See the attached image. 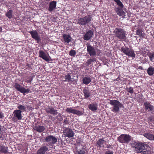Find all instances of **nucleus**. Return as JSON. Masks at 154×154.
I'll return each instance as SVG.
<instances>
[{"instance_id":"obj_1","label":"nucleus","mask_w":154,"mask_h":154,"mask_svg":"<svg viewBox=\"0 0 154 154\" xmlns=\"http://www.w3.org/2000/svg\"><path fill=\"white\" fill-rule=\"evenodd\" d=\"M115 37L120 41H125L127 39L126 31L123 28L120 27L116 28L113 32Z\"/></svg>"},{"instance_id":"obj_2","label":"nucleus","mask_w":154,"mask_h":154,"mask_svg":"<svg viewBox=\"0 0 154 154\" xmlns=\"http://www.w3.org/2000/svg\"><path fill=\"white\" fill-rule=\"evenodd\" d=\"M92 20V16L91 15L88 14L77 20V24L80 26H85L90 23Z\"/></svg>"},{"instance_id":"obj_3","label":"nucleus","mask_w":154,"mask_h":154,"mask_svg":"<svg viewBox=\"0 0 154 154\" xmlns=\"http://www.w3.org/2000/svg\"><path fill=\"white\" fill-rule=\"evenodd\" d=\"M109 103L114 106L112 111L115 113L118 112L119 111L120 108L123 107V104L116 100H111Z\"/></svg>"},{"instance_id":"obj_4","label":"nucleus","mask_w":154,"mask_h":154,"mask_svg":"<svg viewBox=\"0 0 154 154\" xmlns=\"http://www.w3.org/2000/svg\"><path fill=\"white\" fill-rule=\"evenodd\" d=\"M147 145L141 142H135L133 143L132 147L135 149V151L137 153L142 152L143 150L146 149Z\"/></svg>"},{"instance_id":"obj_5","label":"nucleus","mask_w":154,"mask_h":154,"mask_svg":"<svg viewBox=\"0 0 154 154\" xmlns=\"http://www.w3.org/2000/svg\"><path fill=\"white\" fill-rule=\"evenodd\" d=\"M131 136L127 134H122L117 138V140L121 143L128 144L131 141Z\"/></svg>"},{"instance_id":"obj_6","label":"nucleus","mask_w":154,"mask_h":154,"mask_svg":"<svg viewBox=\"0 0 154 154\" xmlns=\"http://www.w3.org/2000/svg\"><path fill=\"white\" fill-rule=\"evenodd\" d=\"M83 142H80L78 143L75 146V154H85L86 149L82 145Z\"/></svg>"},{"instance_id":"obj_7","label":"nucleus","mask_w":154,"mask_h":154,"mask_svg":"<svg viewBox=\"0 0 154 154\" xmlns=\"http://www.w3.org/2000/svg\"><path fill=\"white\" fill-rule=\"evenodd\" d=\"M121 51L129 57H135V54L134 51L125 46L121 48Z\"/></svg>"},{"instance_id":"obj_8","label":"nucleus","mask_w":154,"mask_h":154,"mask_svg":"<svg viewBox=\"0 0 154 154\" xmlns=\"http://www.w3.org/2000/svg\"><path fill=\"white\" fill-rule=\"evenodd\" d=\"M14 87L17 90L23 93L24 95H25L26 93H31V91L29 89H26L25 88L22 86H21L20 85L17 83H15V84Z\"/></svg>"},{"instance_id":"obj_9","label":"nucleus","mask_w":154,"mask_h":154,"mask_svg":"<svg viewBox=\"0 0 154 154\" xmlns=\"http://www.w3.org/2000/svg\"><path fill=\"white\" fill-rule=\"evenodd\" d=\"M87 48V51L88 54L91 57H93L96 55V49L90 44L87 43L86 44Z\"/></svg>"},{"instance_id":"obj_10","label":"nucleus","mask_w":154,"mask_h":154,"mask_svg":"<svg viewBox=\"0 0 154 154\" xmlns=\"http://www.w3.org/2000/svg\"><path fill=\"white\" fill-rule=\"evenodd\" d=\"M32 37L39 43L41 41L40 35L36 30H33L29 32Z\"/></svg>"},{"instance_id":"obj_11","label":"nucleus","mask_w":154,"mask_h":154,"mask_svg":"<svg viewBox=\"0 0 154 154\" xmlns=\"http://www.w3.org/2000/svg\"><path fill=\"white\" fill-rule=\"evenodd\" d=\"M63 133L65 136L69 138L72 137L74 135V133L72 130L67 128H64Z\"/></svg>"},{"instance_id":"obj_12","label":"nucleus","mask_w":154,"mask_h":154,"mask_svg":"<svg viewBox=\"0 0 154 154\" xmlns=\"http://www.w3.org/2000/svg\"><path fill=\"white\" fill-rule=\"evenodd\" d=\"M22 112L20 110H15L13 112L14 117L13 120L16 121L20 120L22 119Z\"/></svg>"},{"instance_id":"obj_13","label":"nucleus","mask_w":154,"mask_h":154,"mask_svg":"<svg viewBox=\"0 0 154 154\" xmlns=\"http://www.w3.org/2000/svg\"><path fill=\"white\" fill-rule=\"evenodd\" d=\"M57 140L56 137L51 135L46 137L45 139V141L49 143L51 145L55 144L57 142Z\"/></svg>"},{"instance_id":"obj_14","label":"nucleus","mask_w":154,"mask_h":154,"mask_svg":"<svg viewBox=\"0 0 154 154\" xmlns=\"http://www.w3.org/2000/svg\"><path fill=\"white\" fill-rule=\"evenodd\" d=\"M144 109L146 111L150 112L152 111L154 109V106L150 104V102L146 101L144 103Z\"/></svg>"},{"instance_id":"obj_15","label":"nucleus","mask_w":154,"mask_h":154,"mask_svg":"<svg viewBox=\"0 0 154 154\" xmlns=\"http://www.w3.org/2000/svg\"><path fill=\"white\" fill-rule=\"evenodd\" d=\"M45 111L47 113H50L53 115H56L58 113L57 110L52 106H48L46 108Z\"/></svg>"},{"instance_id":"obj_16","label":"nucleus","mask_w":154,"mask_h":154,"mask_svg":"<svg viewBox=\"0 0 154 154\" xmlns=\"http://www.w3.org/2000/svg\"><path fill=\"white\" fill-rule=\"evenodd\" d=\"M48 148L46 146H42L36 152L37 154H47Z\"/></svg>"},{"instance_id":"obj_17","label":"nucleus","mask_w":154,"mask_h":154,"mask_svg":"<svg viewBox=\"0 0 154 154\" xmlns=\"http://www.w3.org/2000/svg\"><path fill=\"white\" fill-rule=\"evenodd\" d=\"M66 111L68 112L72 113L73 114H76L78 116H81L82 114V112L80 111L73 109L68 108L66 109Z\"/></svg>"},{"instance_id":"obj_18","label":"nucleus","mask_w":154,"mask_h":154,"mask_svg":"<svg viewBox=\"0 0 154 154\" xmlns=\"http://www.w3.org/2000/svg\"><path fill=\"white\" fill-rule=\"evenodd\" d=\"M93 35V31L91 30H89L84 35L83 38L84 40L88 41L91 38Z\"/></svg>"},{"instance_id":"obj_19","label":"nucleus","mask_w":154,"mask_h":154,"mask_svg":"<svg viewBox=\"0 0 154 154\" xmlns=\"http://www.w3.org/2000/svg\"><path fill=\"white\" fill-rule=\"evenodd\" d=\"M39 57H40L45 60L46 61H49V58L46 53L43 51L40 50L38 52Z\"/></svg>"},{"instance_id":"obj_20","label":"nucleus","mask_w":154,"mask_h":154,"mask_svg":"<svg viewBox=\"0 0 154 154\" xmlns=\"http://www.w3.org/2000/svg\"><path fill=\"white\" fill-rule=\"evenodd\" d=\"M71 73H69L67 75H65V76L62 77V80L63 82H73L72 79H73L71 78V76L70 75Z\"/></svg>"},{"instance_id":"obj_21","label":"nucleus","mask_w":154,"mask_h":154,"mask_svg":"<svg viewBox=\"0 0 154 154\" xmlns=\"http://www.w3.org/2000/svg\"><path fill=\"white\" fill-rule=\"evenodd\" d=\"M57 2L56 1H52L49 3V6L48 10L50 12H52L56 8Z\"/></svg>"},{"instance_id":"obj_22","label":"nucleus","mask_w":154,"mask_h":154,"mask_svg":"<svg viewBox=\"0 0 154 154\" xmlns=\"http://www.w3.org/2000/svg\"><path fill=\"white\" fill-rule=\"evenodd\" d=\"M83 92L84 94L85 99H87L91 96V93L88 88H84L83 90Z\"/></svg>"},{"instance_id":"obj_23","label":"nucleus","mask_w":154,"mask_h":154,"mask_svg":"<svg viewBox=\"0 0 154 154\" xmlns=\"http://www.w3.org/2000/svg\"><path fill=\"white\" fill-rule=\"evenodd\" d=\"M88 108L91 111L95 112L98 109V105L96 103L90 104L88 105Z\"/></svg>"},{"instance_id":"obj_24","label":"nucleus","mask_w":154,"mask_h":154,"mask_svg":"<svg viewBox=\"0 0 154 154\" xmlns=\"http://www.w3.org/2000/svg\"><path fill=\"white\" fill-rule=\"evenodd\" d=\"M33 129L39 133H41L45 131V128L44 126L38 125L34 126L33 127Z\"/></svg>"},{"instance_id":"obj_25","label":"nucleus","mask_w":154,"mask_h":154,"mask_svg":"<svg viewBox=\"0 0 154 154\" xmlns=\"http://www.w3.org/2000/svg\"><path fill=\"white\" fill-rule=\"evenodd\" d=\"M63 38L64 42L66 43H69L70 42L72 39L70 35L67 34H64L63 35Z\"/></svg>"},{"instance_id":"obj_26","label":"nucleus","mask_w":154,"mask_h":154,"mask_svg":"<svg viewBox=\"0 0 154 154\" xmlns=\"http://www.w3.org/2000/svg\"><path fill=\"white\" fill-rule=\"evenodd\" d=\"M136 35L139 36L140 38H145V35L143 33V31L141 29H139L137 30L136 32Z\"/></svg>"},{"instance_id":"obj_27","label":"nucleus","mask_w":154,"mask_h":154,"mask_svg":"<svg viewBox=\"0 0 154 154\" xmlns=\"http://www.w3.org/2000/svg\"><path fill=\"white\" fill-rule=\"evenodd\" d=\"M123 8H121L120 7H118L116 10V12L117 14L119 16H125V13L123 10Z\"/></svg>"},{"instance_id":"obj_28","label":"nucleus","mask_w":154,"mask_h":154,"mask_svg":"<svg viewBox=\"0 0 154 154\" xmlns=\"http://www.w3.org/2000/svg\"><path fill=\"white\" fill-rule=\"evenodd\" d=\"M91 78L88 76L84 77L82 80L83 83L86 85L88 84L91 82Z\"/></svg>"},{"instance_id":"obj_29","label":"nucleus","mask_w":154,"mask_h":154,"mask_svg":"<svg viewBox=\"0 0 154 154\" xmlns=\"http://www.w3.org/2000/svg\"><path fill=\"white\" fill-rule=\"evenodd\" d=\"M147 73L150 76H152L154 73V67L152 66L149 67L147 70Z\"/></svg>"},{"instance_id":"obj_30","label":"nucleus","mask_w":154,"mask_h":154,"mask_svg":"<svg viewBox=\"0 0 154 154\" xmlns=\"http://www.w3.org/2000/svg\"><path fill=\"white\" fill-rule=\"evenodd\" d=\"M106 141L104 140L103 138L102 139H99L96 143V144L97 145V147L100 148L101 147L102 145Z\"/></svg>"},{"instance_id":"obj_31","label":"nucleus","mask_w":154,"mask_h":154,"mask_svg":"<svg viewBox=\"0 0 154 154\" xmlns=\"http://www.w3.org/2000/svg\"><path fill=\"white\" fill-rule=\"evenodd\" d=\"M96 60V59L94 57L88 59L86 63L87 66H89L90 65L92 64V63L95 62Z\"/></svg>"},{"instance_id":"obj_32","label":"nucleus","mask_w":154,"mask_h":154,"mask_svg":"<svg viewBox=\"0 0 154 154\" xmlns=\"http://www.w3.org/2000/svg\"><path fill=\"white\" fill-rule=\"evenodd\" d=\"M8 148L4 145L0 146V152L1 153H6L8 152Z\"/></svg>"},{"instance_id":"obj_33","label":"nucleus","mask_w":154,"mask_h":154,"mask_svg":"<svg viewBox=\"0 0 154 154\" xmlns=\"http://www.w3.org/2000/svg\"><path fill=\"white\" fill-rule=\"evenodd\" d=\"M13 11L10 10L8 11L5 14V16L9 19L12 18Z\"/></svg>"},{"instance_id":"obj_34","label":"nucleus","mask_w":154,"mask_h":154,"mask_svg":"<svg viewBox=\"0 0 154 154\" xmlns=\"http://www.w3.org/2000/svg\"><path fill=\"white\" fill-rule=\"evenodd\" d=\"M17 110H19L21 111V112H24L25 110V107L24 106L21 104H18L17 107Z\"/></svg>"},{"instance_id":"obj_35","label":"nucleus","mask_w":154,"mask_h":154,"mask_svg":"<svg viewBox=\"0 0 154 154\" xmlns=\"http://www.w3.org/2000/svg\"><path fill=\"white\" fill-rule=\"evenodd\" d=\"M144 136L150 140H153L154 135L149 133H146L144 135Z\"/></svg>"},{"instance_id":"obj_36","label":"nucleus","mask_w":154,"mask_h":154,"mask_svg":"<svg viewBox=\"0 0 154 154\" xmlns=\"http://www.w3.org/2000/svg\"><path fill=\"white\" fill-rule=\"evenodd\" d=\"M114 2H116L117 5L121 8H123L124 7L122 3L120 0H114Z\"/></svg>"},{"instance_id":"obj_37","label":"nucleus","mask_w":154,"mask_h":154,"mask_svg":"<svg viewBox=\"0 0 154 154\" xmlns=\"http://www.w3.org/2000/svg\"><path fill=\"white\" fill-rule=\"evenodd\" d=\"M148 56L150 60L154 61V52L152 53H150L149 54Z\"/></svg>"},{"instance_id":"obj_38","label":"nucleus","mask_w":154,"mask_h":154,"mask_svg":"<svg viewBox=\"0 0 154 154\" xmlns=\"http://www.w3.org/2000/svg\"><path fill=\"white\" fill-rule=\"evenodd\" d=\"M76 53V52L75 50H72L69 52V55L71 56H75Z\"/></svg>"},{"instance_id":"obj_39","label":"nucleus","mask_w":154,"mask_h":154,"mask_svg":"<svg viewBox=\"0 0 154 154\" xmlns=\"http://www.w3.org/2000/svg\"><path fill=\"white\" fill-rule=\"evenodd\" d=\"M126 90L127 91L131 94H133L134 93V90L133 88L130 87L129 88H127Z\"/></svg>"},{"instance_id":"obj_40","label":"nucleus","mask_w":154,"mask_h":154,"mask_svg":"<svg viewBox=\"0 0 154 154\" xmlns=\"http://www.w3.org/2000/svg\"><path fill=\"white\" fill-rule=\"evenodd\" d=\"M56 119L59 121H61L63 119L60 113H58V115L56 117Z\"/></svg>"},{"instance_id":"obj_41","label":"nucleus","mask_w":154,"mask_h":154,"mask_svg":"<svg viewBox=\"0 0 154 154\" xmlns=\"http://www.w3.org/2000/svg\"><path fill=\"white\" fill-rule=\"evenodd\" d=\"M25 68L27 69L31 70V69H32V65L29 64L28 63H26L25 66Z\"/></svg>"},{"instance_id":"obj_42","label":"nucleus","mask_w":154,"mask_h":154,"mask_svg":"<svg viewBox=\"0 0 154 154\" xmlns=\"http://www.w3.org/2000/svg\"><path fill=\"white\" fill-rule=\"evenodd\" d=\"M105 154H113V153L112 151L108 149L105 152Z\"/></svg>"},{"instance_id":"obj_43","label":"nucleus","mask_w":154,"mask_h":154,"mask_svg":"<svg viewBox=\"0 0 154 154\" xmlns=\"http://www.w3.org/2000/svg\"><path fill=\"white\" fill-rule=\"evenodd\" d=\"M4 117V114L2 112H0V119H3Z\"/></svg>"},{"instance_id":"obj_44","label":"nucleus","mask_w":154,"mask_h":154,"mask_svg":"<svg viewBox=\"0 0 154 154\" xmlns=\"http://www.w3.org/2000/svg\"><path fill=\"white\" fill-rule=\"evenodd\" d=\"M33 79V78L32 77H31L30 79L26 81V82L29 83L30 84L31 83Z\"/></svg>"},{"instance_id":"obj_45","label":"nucleus","mask_w":154,"mask_h":154,"mask_svg":"<svg viewBox=\"0 0 154 154\" xmlns=\"http://www.w3.org/2000/svg\"><path fill=\"white\" fill-rule=\"evenodd\" d=\"M63 123L65 124H67L69 123V121L67 120L66 119L64 120L63 122Z\"/></svg>"},{"instance_id":"obj_46","label":"nucleus","mask_w":154,"mask_h":154,"mask_svg":"<svg viewBox=\"0 0 154 154\" xmlns=\"http://www.w3.org/2000/svg\"><path fill=\"white\" fill-rule=\"evenodd\" d=\"M147 150H143L142 152H141V153L143 154H147Z\"/></svg>"},{"instance_id":"obj_47","label":"nucleus","mask_w":154,"mask_h":154,"mask_svg":"<svg viewBox=\"0 0 154 154\" xmlns=\"http://www.w3.org/2000/svg\"><path fill=\"white\" fill-rule=\"evenodd\" d=\"M56 119H55L54 117H53L52 116L51 117V120H55Z\"/></svg>"},{"instance_id":"obj_48","label":"nucleus","mask_w":154,"mask_h":154,"mask_svg":"<svg viewBox=\"0 0 154 154\" xmlns=\"http://www.w3.org/2000/svg\"><path fill=\"white\" fill-rule=\"evenodd\" d=\"M139 69H141V70L143 69V67L142 66H139Z\"/></svg>"},{"instance_id":"obj_49","label":"nucleus","mask_w":154,"mask_h":154,"mask_svg":"<svg viewBox=\"0 0 154 154\" xmlns=\"http://www.w3.org/2000/svg\"><path fill=\"white\" fill-rule=\"evenodd\" d=\"M107 148H109L110 147H109V146H107Z\"/></svg>"},{"instance_id":"obj_50","label":"nucleus","mask_w":154,"mask_h":154,"mask_svg":"<svg viewBox=\"0 0 154 154\" xmlns=\"http://www.w3.org/2000/svg\"><path fill=\"white\" fill-rule=\"evenodd\" d=\"M118 78H117V79H116V81H118Z\"/></svg>"},{"instance_id":"obj_51","label":"nucleus","mask_w":154,"mask_h":154,"mask_svg":"<svg viewBox=\"0 0 154 154\" xmlns=\"http://www.w3.org/2000/svg\"><path fill=\"white\" fill-rule=\"evenodd\" d=\"M47 1H50V0H46Z\"/></svg>"}]
</instances>
